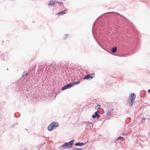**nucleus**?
<instances>
[{
    "label": "nucleus",
    "mask_w": 150,
    "mask_h": 150,
    "mask_svg": "<svg viewBox=\"0 0 150 150\" xmlns=\"http://www.w3.org/2000/svg\"><path fill=\"white\" fill-rule=\"evenodd\" d=\"M22 76L24 77H26L27 76V73L24 72Z\"/></svg>",
    "instance_id": "obj_15"
},
{
    "label": "nucleus",
    "mask_w": 150,
    "mask_h": 150,
    "mask_svg": "<svg viewBox=\"0 0 150 150\" xmlns=\"http://www.w3.org/2000/svg\"><path fill=\"white\" fill-rule=\"evenodd\" d=\"M65 13V11H61V12H59V13H57V14H58V15H60V14L63 15Z\"/></svg>",
    "instance_id": "obj_14"
},
{
    "label": "nucleus",
    "mask_w": 150,
    "mask_h": 150,
    "mask_svg": "<svg viewBox=\"0 0 150 150\" xmlns=\"http://www.w3.org/2000/svg\"><path fill=\"white\" fill-rule=\"evenodd\" d=\"M55 3L54 1H50L49 3L48 4V5L49 6H52L54 5V4Z\"/></svg>",
    "instance_id": "obj_9"
},
{
    "label": "nucleus",
    "mask_w": 150,
    "mask_h": 150,
    "mask_svg": "<svg viewBox=\"0 0 150 150\" xmlns=\"http://www.w3.org/2000/svg\"><path fill=\"white\" fill-rule=\"evenodd\" d=\"M99 105V107L100 106L98 105H98Z\"/></svg>",
    "instance_id": "obj_22"
},
{
    "label": "nucleus",
    "mask_w": 150,
    "mask_h": 150,
    "mask_svg": "<svg viewBox=\"0 0 150 150\" xmlns=\"http://www.w3.org/2000/svg\"><path fill=\"white\" fill-rule=\"evenodd\" d=\"M117 50V48L116 47H112L111 49V52L113 53H114L116 52Z\"/></svg>",
    "instance_id": "obj_10"
},
{
    "label": "nucleus",
    "mask_w": 150,
    "mask_h": 150,
    "mask_svg": "<svg viewBox=\"0 0 150 150\" xmlns=\"http://www.w3.org/2000/svg\"><path fill=\"white\" fill-rule=\"evenodd\" d=\"M85 145V144L83 143L77 142L75 144L76 146H81Z\"/></svg>",
    "instance_id": "obj_7"
},
{
    "label": "nucleus",
    "mask_w": 150,
    "mask_h": 150,
    "mask_svg": "<svg viewBox=\"0 0 150 150\" xmlns=\"http://www.w3.org/2000/svg\"><path fill=\"white\" fill-rule=\"evenodd\" d=\"M68 35V34H67V35H66V36H67Z\"/></svg>",
    "instance_id": "obj_21"
},
{
    "label": "nucleus",
    "mask_w": 150,
    "mask_h": 150,
    "mask_svg": "<svg viewBox=\"0 0 150 150\" xmlns=\"http://www.w3.org/2000/svg\"><path fill=\"white\" fill-rule=\"evenodd\" d=\"M73 150H83L81 148H77L76 149H74Z\"/></svg>",
    "instance_id": "obj_16"
},
{
    "label": "nucleus",
    "mask_w": 150,
    "mask_h": 150,
    "mask_svg": "<svg viewBox=\"0 0 150 150\" xmlns=\"http://www.w3.org/2000/svg\"><path fill=\"white\" fill-rule=\"evenodd\" d=\"M121 140L122 141H124L125 140V139L121 137H118L117 140Z\"/></svg>",
    "instance_id": "obj_13"
},
{
    "label": "nucleus",
    "mask_w": 150,
    "mask_h": 150,
    "mask_svg": "<svg viewBox=\"0 0 150 150\" xmlns=\"http://www.w3.org/2000/svg\"><path fill=\"white\" fill-rule=\"evenodd\" d=\"M92 33H93V28L92 29Z\"/></svg>",
    "instance_id": "obj_20"
},
{
    "label": "nucleus",
    "mask_w": 150,
    "mask_h": 150,
    "mask_svg": "<svg viewBox=\"0 0 150 150\" xmlns=\"http://www.w3.org/2000/svg\"><path fill=\"white\" fill-rule=\"evenodd\" d=\"M64 149H69L71 147V145H69L67 142H65L62 145Z\"/></svg>",
    "instance_id": "obj_4"
},
{
    "label": "nucleus",
    "mask_w": 150,
    "mask_h": 150,
    "mask_svg": "<svg viewBox=\"0 0 150 150\" xmlns=\"http://www.w3.org/2000/svg\"><path fill=\"white\" fill-rule=\"evenodd\" d=\"M136 98V95L134 93H133L131 94L129 97L128 101L130 103V106L132 107L133 103L135 101Z\"/></svg>",
    "instance_id": "obj_2"
},
{
    "label": "nucleus",
    "mask_w": 150,
    "mask_h": 150,
    "mask_svg": "<svg viewBox=\"0 0 150 150\" xmlns=\"http://www.w3.org/2000/svg\"><path fill=\"white\" fill-rule=\"evenodd\" d=\"M72 85L73 84H67L62 87V90H64L66 89H67L68 88H71V87L72 86Z\"/></svg>",
    "instance_id": "obj_5"
},
{
    "label": "nucleus",
    "mask_w": 150,
    "mask_h": 150,
    "mask_svg": "<svg viewBox=\"0 0 150 150\" xmlns=\"http://www.w3.org/2000/svg\"><path fill=\"white\" fill-rule=\"evenodd\" d=\"M114 109H112L110 110L106 114V117H108L110 116L112 113L114 111Z\"/></svg>",
    "instance_id": "obj_8"
},
{
    "label": "nucleus",
    "mask_w": 150,
    "mask_h": 150,
    "mask_svg": "<svg viewBox=\"0 0 150 150\" xmlns=\"http://www.w3.org/2000/svg\"><path fill=\"white\" fill-rule=\"evenodd\" d=\"M87 126H89L90 127H93V124L92 123L90 122H88L87 123Z\"/></svg>",
    "instance_id": "obj_12"
},
{
    "label": "nucleus",
    "mask_w": 150,
    "mask_h": 150,
    "mask_svg": "<svg viewBox=\"0 0 150 150\" xmlns=\"http://www.w3.org/2000/svg\"><path fill=\"white\" fill-rule=\"evenodd\" d=\"M80 83V81H77L75 82L74 83V84H79Z\"/></svg>",
    "instance_id": "obj_17"
},
{
    "label": "nucleus",
    "mask_w": 150,
    "mask_h": 150,
    "mask_svg": "<svg viewBox=\"0 0 150 150\" xmlns=\"http://www.w3.org/2000/svg\"><path fill=\"white\" fill-rule=\"evenodd\" d=\"M59 126V124L57 122H54L51 123L50 125L47 127V129L49 131H52L53 129H54Z\"/></svg>",
    "instance_id": "obj_1"
},
{
    "label": "nucleus",
    "mask_w": 150,
    "mask_h": 150,
    "mask_svg": "<svg viewBox=\"0 0 150 150\" xmlns=\"http://www.w3.org/2000/svg\"><path fill=\"white\" fill-rule=\"evenodd\" d=\"M95 76L94 74H87L83 78L84 79H90L93 78Z\"/></svg>",
    "instance_id": "obj_3"
},
{
    "label": "nucleus",
    "mask_w": 150,
    "mask_h": 150,
    "mask_svg": "<svg viewBox=\"0 0 150 150\" xmlns=\"http://www.w3.org/2000/svg\"><path fill=\"white\" fill-rule=\"evenodd\" d=\"M148 92H149V93H150V89H149L148 91Z\"/></svg>",
    "instance_id": "obj_19"
},
{
    "label": "nucleus",
    "mask_w": 150,
    "mask_h": 150,
    "mask_svg": "<svg viewBox=\"0 0 150 150\" xmlns=\"http://www.w3.org/2000/svg\"><path fill=\"white\" fill-rule=\"evenodd\" d=\"M98 112H100L98 111H97L95 112L94 115H93L92 116V117L93 118H95L97 117L98 119L100 117V115L98 114Z\"/></svg>",
    "instance_id": "obj_6"
},
{
    "label": "nucleus",
    "mask_w": 150,
    "mask_h": 150,
    "mask_svg": "<svg viewBox=\"0 0 150 150\" xmlns=\"http://www.w3.org/2000/svg\"><path fill=\"white\" fill-rule=\"evenodd\" d=\"M145 120V119H142V123H143L144 122V120Z\"/></svg>",
    "instance_id": "obj_18"
},
{
    "label": "nucleus",
    "mask_w": 150,
    "mask_h": 150,
    "mask_svg": "<svg viewBox=\"0 0 150 150\" xmlns=\"http://www.w3.org/2000/svg\"><path fill=\"white\" fill-rule=\"evenodd\" d=\"M74 139H72L71 141H70L69 142H67V143L69 145H71V147H72V146L74 144Z\"/></svg>",
    "instance_id": "obj_11"
}]
</instances>
